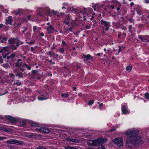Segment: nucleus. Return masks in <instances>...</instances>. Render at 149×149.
I'll return each mask as SVG.
<instances>
[{"mask_svg": "<svg viewBox=\"0 0 149 149\" xmlns=\"http://www.w3.org/2000/svg\"><path fill=\"white\" fill-rule=\"evenodd\" d=\"M26 121L25 120H23L22 122V125L23 126H24L26 124Z\"/></svg>", "mask_w": 149, "mask_h": 149, "instance_id": "nucleus-50", "label": "nucleus"}, {"mask_svg": "<svg viewBox=\"0 0 149 149\" xmlns=\"http://www.w3.org/2000/svg\"><path fill=\"white\" fill-rule=\"evenodd\" d=\"M108 8L109 9H113L114 8V6L113 5H110L108 6Z\"/></svg>", "mask_w": 149, "mask_h": 149, "instance_id": "nucleus-44", "label": "nucleus"}, {"mask_svg": "<svg viewBox=\"0 0 149 149\" xmlns=\"http://www.w3.org/2000/svg\"><path fill=\"white\" fill-rule=\"evenodd\" d=\"M36 149H47L46 148H45L44 147L42 146H40L38 147Z\"/></svg>", "mask_w": 149, "mask_h": 149, "instance_id": "nucleus-42", "label": "nucleus"}, {"mask_svg": "<svg viewBox=\"0 0 149 149\" xmlns=\"http://www.w3.org/2000/svg\"><path fill=\"white\" fill-rule=\"evenodd\" d=\"M111 2L112 3H117L119 6H121V5H120V2L119 1H117L113 0L111 1Z\"/></svg>", "mask_w": 149, "mask_h": 149, "instance_id": "nucleus-33", "label": "nucleus"}, {"mask_svg": "<svg viewBox=\"0 0 149 149\" xmlns=\"http://www.w3.org/2000/svg\"><path fill=\"white\" fill-rule=\"evenodd\" d=\"M143 36L142 35H139L138 36V38L141 39L142 41L144 42H149V40L142 37Z\"/></svg>", "mask_w": 149, "mask_h": 149, "instance_id": "nucleus-21", "label": "nucleus"}, {"mask_svg": "<svg viewBox=\"0 0 149 149\" xmlns=\"http://www.w3.org/2000/svg\"><path fill=\"white\" fill-rule=\"evenodd\" d=\"M145 96L146 97V98L147 99H148L149 98V93L147 92H146L145 94Z\"/></svg>", "mask_w": 149, "mask_h": 149, "instance_id": "nucleus-40", "label": "nucleus"}, {"mask_svg": "<svg viewBox=\"0 0 149 149\" xmlns=\"http://www.w3.org/2000/svg\"><path fill=\"white\" fill-rule=\"evenodd\" d=\"M93 103H94L93 100H90V101H89V102H88V104L89 105H90L93 104Z\"/></svg>", "mask_w": 149, "mask_h": 149, "instance_id": "nucleus-45", "label": "nucleus"}, {"mask_svg": "<svg viewBox=\"0 0 149 149\" xmlns=\"http://www.w3.org/2000/svg\"><path fill=\"white\" fill-rule=\"evenodd\" d=\"M15 55H16L15 54H12L10 55V57L12 58H13L15 56Z\"/></svg>", "mask_w": 149, "mask_h": 149, "instance_id": "nucleus-48", "label": "nucleus"}, {"mask_svg": "<svg viewBox=\"0 0 149 149\" xmlns=\"http://www.w3.org/2000/svg\"><path fill=\"white\" fill-rule=\"evenodd\" d=\"M113 142L118 146H123V142L122 138H117L113 140Z\"/></svg>", "mask_w": 149, "mask_h": 149, "instance_id": "nucleus-7", "label": "nucleus"}, {"mask_svg": "<svg viewBox=\"0 0 149 149\" xmlns=\"http://www.w3.org/2000/svg\"><path fill=\"white\" fill-rule=\"evenodd\" d=\"M19 69L20 70H21L22 72H23L24 71V70H25V68H24V67L23 66H21L20 67H19Z\"/></svg>", "mask_w": 149, "mask_h": 149, "instance_id": "nucleus-37", "label": "nucleus"}, {"mask_svg": "<svg viewBox=\"0 0 149 149\" xmlns=\"http://www.w3.org/2000/svg\"><path fill=\"white\" fill-rule=\"evenodd\" d=\"M7 118L11 123H15L17 121L16 119L11 116H7Z\"/></svg>", "mask_w": 149, "mask_h": 149, "instance_id": "nucleus-12", "label": "nucleus"}, {"mask_svg": "<svg viewBox=\"0 0 149 149\" xmlns=\"http://www.w3.org/2000/svg\"><path fill=\"white\" fill-rule=\"evenodd\" d=\"M6 138V137L5 136H0V140L5 139Z\"/></svg>", "mask_w": 149, "mask_h": 149, "instance_id": "nucleus-52", "label": "nucleus"}, {"mask_svg": "<svg viewBox=\"0 0 149 149\" xmlns=\"http://www.w3.org/2000/svg\"><path fill=\"white\" fill-rule=\"evenodd\" d=\"M71 16L69 14L68 15V17L64 21V22L67 25L68 24L70 23Z\"/></svg>", "mask_w": 149, "mask_h": 149, "instance_id": "nucleus-15", "label": "nucleus"}, {"mask_svg": "<svg viewBox=\"0 0 149 149\" xmlns=\"http://www.w3.org/2000/svg\"><path fill=\"white\" fill-rule=\"evenodd\" d=\"M132 68V65L127 66L126 67V70L128 72H130Z\"/></svg>", "mask_w": 149, "mask_h": 149, "instance_id": "nucleus-27", "label": "nucleus"}, {"mask_svg": "<svg viewBox=\"0 0 149 149\" xmlns=\"http://www.w3.org/2000/svg\"><path fill=\"white\" fill-rule=\"evenodd\" d=\"M67 140L72 142H76V140L75 139H71V138H69L67 139Z\"/></svg>", "mask_w": 149, "mask_h": 149, "instance_id": "nucleus-32", "label": "nucleus"}, {"mask_svg": "<svg viewBox=\"0 0 149 149\" xmlns=\"http://www.w3.org/2000/svg\"><path fill=\"white\" fill-rule=\"evenodd\" d=\"M93 12V10L92 8H84L81 9L79 12L83 15V20L84 21L87 20L89 21V20H87V19H88L90 17Z\"/></svg>", "mask_w": 149, "mask_h": 149, "instance_id": "nucleus-2", "label": "nucleus"}, {"mask_svg": "<svg viewBox=\"0 0 149 149\" xmlns=\"http://www.w3.org/2000/svg\"><path fill=\"white\" fill-rule=\"evenodd\" d=\"M107 140L105 138H101L97 139L89 140L87 142V144L88 145L96 146L104 144L107 142Z\"/></svg>", "mask_w": 149, "mask_h": 149, "instance_id": "nucleus-4", "label": "nucleus"}, {"mask_svg": "<svg viewBox=\"0 0 149 149\" xmlns=\"http://www.w3.org/2000/svg\"><path fill=\"white\" fill-rule=\"evenodd\" d=\"M35 136L34 135L32 134L29 135V137L30 138H32L34 137Z\"/></svg>", "mask_w": 149, "mask_h": 149, "instance_id": "nucleus-61", "label": "nucleus"}, {"mask_svg": "<svg viewBox=\"0 0 149 149\" xmlns=\"http://www.w3.org/2000/svg\"><path fill=\"white\" fill-rule=\"evenodd\" d=\"M43 133H48L50 132V131L49 128L46 127H45Z\"/></svg>", "mask_w": 149, "mask_h": 149, "instance_id": "nucleus-28", "label": "nucleus"}, {"mask_svg": "<svg viewBox=\"0 0 149 149\" xmlns=\"http://www.w3.org/2000/svg\"><path fill=\"white\" fill-rule=\"evenodd\" d=\"M72 27H70L69 29H68V31H70V32H72Z\"/></svg>", "mask_w": 149, "mask_h": 149, "instance_id": "nucleus-64", "label": "nucleus"}, {"mask_svg": "<svg viewBox=\"0 0 149 149\" xmlns=\"http://www.w3.org/2000/svg\"><path fill=\"white\" fill-rule=\"evenodd\" d=\"M91 27V25L89 26L88 25H86V29H90V28Z\"/></svg>", "mask_w": 149, "mask_h": 149, "instance_id": "nucleus-51", "label": "nucleus"}, {"mask_svg": "<svg viewBox=\"0 0 149 149\" xmlns=\"http://www.w3.org/2000/svg\"><path fill=\"white\" fill-rule=\"evenodd\" d=\"M22 60L20 59H19L17 60V61L16 63V64L15 65V66L16 67H20L21 66V63Z\"/></svg>", "mask_w": 149, "mask_h": 149, "instance_id": "nucleus-23", "label": "nucleus"}, {"mask_svg": "<svg viewBox=\"0 0 149 149\" xmlns=\"http://www.w3.org/2000/svg\"><path fill=\"white\" fill-rule=\"evenodd\" d=\"M7 93L6 89L4 88L0 89V95H2Z\"/></svg>", "mask_w": 149, "mask_h": 149, "instance_id": "nucleus-19", "label": "nucleus"}, {"mask_svg": "<svg viewBox=\"0 0 149 149\" xmlns=\"http://www.w3.org/2000/svg\"><path fill=\"white\" fill-rule=\"evenodd\" d=\"M15 76L16 77H19V78H23V74L21 72H19L17 73V74H15Z\"/></svg>", "mask_w": 149, "mask_h": 149, "instance_id": "nucleus-26", "label": "nucleus"}, {"mask_svg": "<svg viewBox=\"0 0 149 149\" xmlns=\"http://www.w3.org/2000/svg\"><path fill=\"white\" fill-rule=\"evenodd\" d=\"M35 42L34 40H31V41L28 42V44L31 45L34 43Z\"/></svg>", "mask_w": 149, "mask_h": 149, "instance_id": "nucleus-43", "label": "nucleus"}, {"mask_svg": "<svg viewBox=\"0 0 149 149\" xmlns=\"http://www.w3.org/2000/svg\"><path fill=\"white\" fill-rule=\"evenodd\" d=\"M31 15H28L27 16V18L29 20H30L31 19Z\"/></svg>", "mask_w": 149, "mask_h": 149, "instance_id": "nucleus-63", "label": "nucleus"}, {"mask_svg": "<svg viewBox=\"0 0 149 149\" xmlns=\"http://www.w3.org/2000/svg\"><path fill=\"white\" fill-rule=\"evenodd\" d=\"M37 30V27L36 26H33V30L34 33Z\"/></svg>", "mask_w": 149, "mask_h": 149, "instance_id": "nucleus-55", "label": "nucleus"}, {"mask_svg": "<svg viewBox=\"0 0 149 149\" xmlns=\"http://www.w3.org/2000/svg\"><path fill=\"white\" fill-rule=\"evenodd\" d=\"M24 66H25L26 67V68H27V69L28 70H30L31 69V67L29 65H27L25 63L24 65Z\"/></svg>", "mask_w": 149, "mask_h": 149, "instance_id": "nucleus-34", "label": "nucleus"}, {"mask_svg": "<svg viewBox=\"0 0 149 149\" xmlns=\"http://www.w3.org/2000/svg\"><path fill=\"white\" fill-rule=\"evenodd\" d=\"M60 52L61 53H63L64 52V50L63 49L61 48L59 49Z\"/></svg>", "mask_w": 149, "mask_h": 149, "instance_id": "nucleus-53", "label": "nucleus"}, {"mask_svg": "<svg viewBox=\"0 0 149 149\" xmlns=\"http://www.w3.org/2000/svg\"><path fill=\"white\" fill-rule=\"evenodd\" d=\"M90 17H91V18L89 17V18L88 19H87L89 20V19L90 20H92L94 18V16H93L92 15L91 17L90 16Z\"/></svg>", "mask_w": 149, "mask_h": 149, "instance_id": "nucleus-59", "label": "nucleus"}, {"mask_svg": "<svg viewBox=\"0 0 149 149\" xmlns=\"http://www.w3.org/2000/svg\"><path fill=\"white\" fill-rule=\"evenodd\" d=\"M9 77L10 78H11L13 79V80H12V82L14 80V78L15 77V75L13 73H10L9 74Z\"/></svg>", "mask_w": 149, "mask_h": 149, "instance_id": "nucleus-31", "label": "nucleus"}, {"mask_svg": "<svg viewBox=\"0 0 149 149\" xmlns=\"http://www.w3.org/2000/svg\"><path fill=\"white\" fill-rule=\"evenodd\" d=\"M72 12L74 13H76L77 12V10L75 8H74L73 10H72Z\"/></svg>", "mask_w": 149, "mask_h": 149, "instance_id": "nucleus-60", "label": "nucleus"}, {"mask_svg": "<svg viewBox=\"0 0 149 149\" xmlns=\"http://www.w3.org/2000/svg\"><path fill=\"white\" fill-rule=\"evenodd\" d=\"M67 9L70 11L71 12H72V10H73L74 8L73 7H68L67 8Z\"/></svg>", "mask_w": 149, "mask_h": 149, "instance_id": "nucleus-41", "label": "nucleus"}, {"mask_svg": "<svg viewBox=\"0 0 149 149\" xmlns=\"http://www.w3.org/2000/svg\"><path fill=\"white\" fill-rule=\"evenodd\" d=\"M101 24L102 25H104L105 26H110V23L109 22H107L103 20L102 19L101 21Z\"/></svg>", "mask_w": 149, "mask_h": 149, "instance_id": "nucleus-11", "label": "nucleus"}, {"mask_svg": "<svg viewBox=\"0 0 149 149\" xmlns=\"http://www.w3.org/2000/svg\"><path fill=\"white\" fill-rule=\"evenodd\" d=\"M22 10L19 9L18 10L13 11V13L16 15H20L22 13Z\"/></svg>", "mask_w": 149, "mask_h": 149, "instance_id": "nucleus-17", "label": "nucleus"}, {"mask_svg": "<svg viewBox=\"0 0 149 149\" xmlns=\"http://www.w3.org/2000/svg\"><path fill=\"white\" fill-rule=\"evenodd\" d=\"M136 11L137 12V14L138 15H141L142 13H141V11H140V10H136Z\"/></svg>", "mask_w": 149, "mask_h": 149, "instance_id": "nucleus-56", "label": "nucleus"}, {"mask_svg": "<svg viewBox=\"0 0 149 149\" xmlns=\"http://www.w3.org/2000/svg\"><path fill=\"white\" fill-rule=\"evenodd\" d=\"M8 42L11 45L10 47L12 50H15L19 45L23 44V42H20L19 40L11 38L8 40Z\"/></svg>", "mask_w": 149, "mask_h": 149, "instance_id": "nucleus-3", "label": "nucleus"}, {"mask_svg": "<svg viewBox=\"0 0 149 149\" xmlns=\"http://www.w3.org/2000/svg\"><path fill=\"white\" fill-rule=\"evenodd\" d=\"M7 40V37H3L2 35L0 36V43H4Z\"/></svg>", "mask_w": 149, "mask_h": 149, "instance_id": "nucleus-16", "label": "nucleus"}, {"mask_svg": "<svg viewBox=\"0 0 149 149\" xmlns=\"http://www.w3.org/2000/svg\"><path fill=\"white\" fill-rule=\"evenodd\" d=\"M22 85L21 82L19 80H17L15 81L14 82V85H17V86H20Z\"/></svg>", "mask_w": 149, "mask_h": 149, "instance_id": "nucleus-24", "label": "nucleus"}, {"mask_svg": "<svg viewBox=\"0 0 149 149\" xmlns=\"http://www.w3.org/2000/svg\"><path fill=\"white\" fill-rule=\"evenodd\" d=\"M72 146H68L65 147V149H72Z\"/></svg>", "mask_w": 149, "mask_h": 149, "instance_id": "nucleus-46", "label": "nucleus"}, {"mask_svg": "<svg viewBox=\"0 0 149 149\" xmlns=\"http://www.w3.org/2000/svg\"><path fill=\"white\" fill-rule=\"evenodd\" d=\"M45 127H41L40 128H36L35 129L36 131L40 133H43Z\"/></svg>", "mask_w": 149, "mask_h": 149, "instance_id": "nucleus-25", "label": "nucleus"}, {"mask_svg": "<svg viewBox=\"0 0 149 149\" xmlns=\"http://www.w3.org/2000/svg\"><path fill=\"white\" fill-rule=\"evenodd\" d=\"M132 25H130L129 26L128 28L129 29V31L131 33H132Z\"/></svg>", "mask_w": 149, "mask_h": 149, "instance_id": "nucleus-36", "label": "nucleus"}, {"mask_svg": "<svg viewBox=\"0 0 149 149\" xmlns=\"http://www.w3.org/2000/svg\"><path fill=\"white\" fill-rule=\"evenodd\" d=\"M98 149H106L105 146L104 145L102 146L101 147L98 148Z\"/></svg>", "mask_w": 149, "mask_h": 149, "instance_id": "nucleus-47", "label": "nucleus"}, {"mask_svg": "<svg viewBox=\"0 0 149 149\" xmlns=\"http://www.w3.org/2000/svg\"><path fill=\"white\" fill-rule=\"evenodd\" d=\"M32 76L33 77L35 78L36 76H38V72L37 71L32 70Z\"/></svg>", "mask_w": 149, "mask_h": 149, "instance_id": "nucleus-22", "label": "nucleus"}, {"mask_svg": "<svg viewBox=\"0 0 149 149\" xmlns=\"http://www.w3.org/2000/svg\"><path fill=\"white\" fill-rule=\"evenodd\" d=\"M52 13H53V15H56V14L58 13V12L57 11L53 10Z\"/></svg>", "mask_w": 149, "mask_h": 149, "instance_id": "nucleus-58", "label": "nucleus"}, {"mask_svg": "<svg viewBox=\"0 0 149 149\" xmlns=\"http://www.w3.org/2000/svg\"><path fill=\"white\" fill-rule=\"evenodd\" d=\"M2 130L8 133H11L13 132L12 129L6 128L4 126H1L0 127V131Z\"/></svg>", "mask_w": 149, "mask_h": 149, "instance_id": "nucleus-8", "label": "nucleus"}, {"mask_svg": "<svg viewBox=\"0 0 149 149\" xmlns=\"http://www.w3.org/2000/svg\"><path fill=\"white\" fill-rule=\"evenodd\" d=\"M23 30L22 31V33H25V31L27 30L28 28L24 26L23 27Z\"/></svg>", "mask_w": 149, "mask_h": 149, "instance_id": "nucleus-38", "label": "nucleus"}, {"mask_svg": "<svg viewBox=\"0 0 149 149\" xmlns=\"http://www.w3.org/2000/svg\"><path fill=\"white\" fill-rule=\"evenodd\" d=\"M139 133V131L136 130H130L126 131V134L129 136V137L127 139L126 142L127 146L132 147L135 146L134 137L136 135L138 134Z\"/></svg>", "mask_w": 149, "mask_h": 149, "instance_id": "nucleus-1", "label": "nucleus"}, {"mask_svg": "<svg viewBox=\"0 0 149 149\" xmlns=\"http://www.w3.org/2000/svg\"><path fill=\"white\" fill-rule=\"evenodd\" d=\"M61 95L62 97L67 98L68 96V94L67 93H62L61 94Z\"/></svg>", "mask_w": 149, "mask_h": 149, "instance_id": "nucleus-30", "label": "nucleus"}, {"mask_svg": "<svg viewBox=\"0 0 149 149\" xmlns=\"http://www.w3.org/2000/svg\"><path fill=\"white\" fill-rule=\"evenodd\" d=\"M129 20L131 23H133L134 21V20L132 18L130 19Z\"/></svg>", "mask_w": 149, "mask_h": 149, "instance_id": "nucleus-57", "label": "nucleus"}, {"mask_svg": "<svg viewBox=\"0 0 149 149\" xmlns=\"http://www.w3.org/2000/svg\"><path fill=\"white\" fill-rule=\"evenodd\" d=\"M83 58H84V61L88 60H91L92 59V56L90 54H88L86 55H83Z\"/></svg>", "mask_w": 149, "mask_h": 149, "instance_id": "nucleus-13", "label": "nucleus"}, {"mask_svg": "<svg viewBox=\"0 0 149 149\" xmlns=\"http://www.w3.org/2000/svg\"><path fill=\"white\" fill-rule=\"evenodd\" d=\"M122 111L123 113L124 114H126L128 113V111L126 109V107L125 106L122 107Z\"/></svg>", "mask_w": 149, "mask_h": 149, "instance_id": "nucleus-18", "label": "nucleus"}, {"mask_svg": "<svg viewBox=\"0 0 149 149\" xmlns=\"http://www.w3.org/2000/svg\"><path fill=\"white\" fill-rule=\"evenodd\" d=\"M47 55H49L50 57H51L52 55L54 56L57 57L58 56V55L56 54L54 52L52 51H49L47 54Z\"/></svg>", "mask_w": 149, "mask_h": 149, "instance_id": "nucleus-20", "label": "nucleus"}, {"mask_svg": "<svg viewBox=\"0 0 149 149\" xmlns=\"http://www.w3.org/2000/svg\"><path fill=\"white\" fill-rule=\"evenodd\" d=\"M38 15L40 16L41 17H42L44 16L43 14L41 12H40L38 14Z\"/></svg>", "mask_w": 149, "mask_h": 149, "instance_id": "nucleus-54", "label": "nucleus"}, {"mask_svg": "<svg viewBox=\"0 0 149 149\" xmlns=\"http://www.w3.org/2000/svg\"><path fill=\"white\" fill-rule=\"evenodd\" d=\"M2 66L6 68H10V66L9 64L8 63H4L3 64Z\"/></svg>", "mask_w": 149, "mask_h": 149, "instance_id": "nucleus-29", "label": "nucleus"}, {"mask_svg": "<svg viewBox=\"0 0 149 149\" xmlns=\"http://www.w3.org/2000/svg\"><path fill=\"white\" fill-rule=\"evenodd\" d=\"M135 146L140 145L143 143V141L139 136H134V139Z\"/></svg>", "mask_w": 149, "mask_h": 149, "instance_id": "nucleus-5", "label": "nucleus"}, {"mask_svg": "<svg viewBox=\"0 0 149 149\" xmlns=\"http://www.w3.org/2000/svg\"><path fill=\"white\" fill-rule=\"evenodd\" d=\"M31 125L32 127H39L38 125L35 123H32Z\"/></svg>", "mask_w": 149, "mask_h": 149, "instance_id": "nucleus-35", "label": "nucleus"}, {"mask_svg": "<svg viewBox=\"0 0 149 149\" xmlns=\"http://www.w3.org/2000/svg\"><path fill=\"white\" fill-rule=\"evenodd\" d=\"M3 62V60L2 58V57H1L0 58V63H2Z\"/></svg>", "mask_w": 149, "mask_h": 149, "instance_id": "nucleus-62", "label": "nucleus"}, {"mask_svg": "<svg viewBox=\"0 0 149 149\" xmlns=\"http://www.w3.org/2000/svg\"><path fill=\"white\" fill-rule=\"evenodd\" d=\"M6 142L8 144H15L20 145H22L23 144V143L22 141H19L13 139L7 140Z\"/></svg>", "mask_w": 149, "mask_h": 149, "instance_id": "nucleus-6", "label": "nucleus"}, {"mask_svg": "<svg viewBox=\"0 0 149 149\" xmlns=\"http://www.w3.org/2000/svg\"><path fill=\"white\" fill-rule=\"evenodd\" d=\"M118 47H119V49H118V52L120 53L122 50L121 47L120 45H119Z\"/></svg>", "mask_w": 149, "mask_h": 149, "instance_id": "nucleus-49", "label": "nucleus"}, {"mask_svg": "<svg viewBox=\"0 0 149 149\" xmlns=\"http://www.w3.org/2000/svg\"><path fill=\"white\" fill-rule=\"evenodd\" d=\"M13 21V17L11 16H10L7 17V18L6 20L5 24L6 25L9 24L12 25Z\"/></svg>", "mask_w": 149, "mask_h": 149, "instance_id": "nucleus-9", "label": "nucleus"}, {"mask_svg": "<svg viewBox=\"0 0 149 149\" xmlns=\"http://www.w3.org/2000/svg\"><path fill=\"white\" fill-rule=\"evenodd\" d=\"M46 29L47 31V33L49 34L52 33L55 30L54 27L51 25H50L49 26L47 27L46 28Z\"/></svg>", "mask_w": 149, "mask_h": 149, "instance_id": "nucleus-10", "label": "nucleus"}, {"mask_svg": "<svg viewBox=\"0 0 149 149\" xmlns=\"http://www.w3.org/2000/svg\"><path fill=\"white\" fill-rule=\"evenodd\" d=\"M47 61H48L49 63L52 65H54L55 64V62L54 61H53L52 59L50 60H48Z\"/></svg>", "mask_w": 149, "mask_h": 149, "instance_id": "nucleus-39", "label": "nucleus"}, {"mask_svg": "<svg viewBox=\"0 0 149 149\" xmlns=\"http://www.w3.org/2000/svg\"><path fill=\"white\" fill-rule=\"evenodd\" d=\"M48 98V95H42L41 96H38V99L40 100H43Z\"/></svg>", "mask_w": 149, "mask_h": 149, "instance_id": "nucleus-14", "label": "nucleus"}]
</instances>
